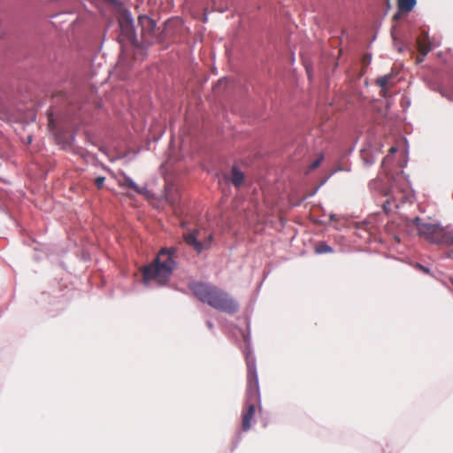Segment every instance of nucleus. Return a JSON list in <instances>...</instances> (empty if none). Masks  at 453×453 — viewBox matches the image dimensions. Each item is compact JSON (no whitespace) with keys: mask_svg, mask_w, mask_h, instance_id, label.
<instances>
[{"mask_svg":"<svg viewBox=\"0 0 453 453\" xmlns=\"http://www.w3.org/2000/svg\"><path fill=\"white\" fill-rule=\"evenodd\" d=\"M243 180H244V174L241 171H239L236 167H233L232 176H231L232 183L234 186L239 187L243 182Z\"/></svg>","mask_w":453,"mask_h":453,"instance_id":"9d476101","label":"nucleus"},{"mask_svg":"<svg viewBox=\"0 0 453 453\" xmlns=\"http://www.w3.org/2000/svg\"><path fill=\"white\" fill-rule=\"evenodd\" d=\"M138 23L141 26L142 36L146 43L152 44L158 41L156 23L152 19L145 15L140 16Z\"/></svg>","mask_w":453,"mask_h":453,"instance_id":"39448f33","label":"nucleus"},{"mask_svg":"<svg viewBox=\"0 0 453 453\" xmlns=\"http://www.w3.org/2000/svg\"><path fill=\"white\" fill-rule=\"evenodd\" d=\"M121 185L129 188L134 189L135 192L142 194V190L139 188V187L129 178L125 177Z\"/></svg>","mask_w":453,"mask_h":453,"instance_id":"ddd939ff","label":"nucleus"},{"mask_svg":"<svg viewBox=\"0 0 453 453\" xmlns=\"http://www.w3.org/2000/svg\"><path fill=\"white\" fill-rule=\"evenodd\" d=\"M198 235L199 231L194 229L193 231L184 233L183 239L188 246H191L197 253H201L203 250H207L210 247L212 235H210L204 242L197 240Z\"/></svg>","mask_w":453,"mask_h":453,"instance_id":"423d86ee","label":"nucleus"},{"mask_svg":"<svg viewBox=\"0 0 453 453\" xmlns=\"http://www.w3.org/2000/svg\"><path fill=\"white\" fill-rule=\"evenodd\" d=\"M329 219L331 221H338L339 220V217L336 214H333V213H331L329 215Z\"/></svg>","mask_w":453,"mask_h":453,"instance_id":"a211bd4d","label":"nucleus"},{"mask_svg":"<svg viewBox=\"0 0 453 453\" xmlns=\"http://www.w3.org/2000/svg\"><path fill=\"white\" fill-rule=\"evenodd\" d=\"M398 17H399V14L397 13V14H395V15L394 16V19H398Z\"/></svg>","mask_w":453,"mask_h":453,"instance_id":"4be33fe9","label":"nucleus"},{"mask_svg":"<svg viewBox=\"0 0 453 453\" xmlns=\"http://www.w3.org/2000/svg\"><path fill=\"white\" fill-rule=\"evenodd\" d=\"M383 210L385 212H389L392 209V206H391V203L389 200H387L384 203H383Z\"/></svg>","mask_w":453,"mask_h":453,"instance_id":"f3484780","label":"nucleus"},{"mask_svg":"<svg viewBox=\"0 0 453 453\" xmlns=\"http://www.w3.org/2000/svg\"><path fill=\"white\" fill-rule=\"evenodd\" d=\"M396 150H397V149H396L395 147H391V148L389 149V153H390V154H394L395 152H396Z\"/></svg>","mask_w":453,"mask_h":453,"instance_id":"412c9836","label":"nucleus"},{"mask_svg":"<svg viewBox=\"0 0 453 453\" xmlns=\"http://www.w3.org/2000/svg\"><path fill=\"white\" fill-rule=\"evenodd\" d=\"M206 326L207 327L210 329V330H212L213 329V324L211 321H207L206 322Z\"/></svg>","mask_w":453,"mask_h":453,"instance_id":"aec40b11","label":"nucleus"},{"mask_svg":"<svg viewBox=\"0 0 453 453\" xmlns=\"http://www.w3.org/2000/svg\"><path fill=\"white\" fill-rule=\"evenodd\" d=\"M105 178L104 177H97L95 180V184L96 185L97 188H102L104 183Z\"/></svg>","mask_w":453,"mask_h":453,"instance_id":"dca6fc26","label":"nucleus"},{"mask_svg":"<svg viewBox=\"0 0 453 453\" xmlns=\"http://www.w3.org/2000/svg\"><path fill=\"white\" fill-rule=\"evenodd\" d=\"M418 267L420 270H422L423 272L426 273H429V269H428V268H426V267H425V266H423V265H418Z\"/></svg>","mask_w":453,"mask_h":453,"instance_id":"6ab92c4d","label":"nucleus"},{"mask_svg":"<svg viewBox=\"0 0 453 453\" xmlns=\"http://www.w3.org/2000/svg\"><path fill=\"white\" fill-rule=\"evenodd\" d=\"M121 28H122V30H127V36L130 39H132L134 36L131 24H129V23L121 24Z\"/></svg>","mask_w":453,"mask_h":453,"instance_id":"4468645a","label":"nucleus"},{"mask_svg":"<svg viewBox=\"0 0 453 453\" xmlns=\"http://www.w3.org/2000/svg\"><path fill=\"white\" fill-rule=\"evenodd\" d=\"M250 426H243L244 430L246 431L248 428H250Z\"/></svg>","mask_w":453,"mask_h":453,"instance_id":"5701e85b","label":"nucleus"},{"mask_svg":"<svg viewBox=\"0 0 453 453\" xmlns=\"http://www.w3.org/2000/svg\"><path fill=\"white\" fill-rule=\"evenodd\" d=\"M419 236L434 244L453 246V231H449L438 224L421 223L419 218H415Z\"/></svg>","mask_w":453,"mask_h":453,"instance_id":"7ed1b4c3","label":"nucleus"},{"mask_svg":"<svg viewBox=\"0 0 453 453\" xmlns=\"http://www.w3.org/2000/svg\"><path fill=\"white\" fill-rule=\"evenodd\" d=\"M398 12L402 13H409L412 11L417 4V0H396Z\"/></svg>","mask_w":453,"mask_h":453,"instance_id":"1a4fd4ad","label":"nucleus"},{"mask_svg":"<svg viewBox=\"0 0 453 453\" xmlns=\"http://www.w3.org/2000/svg\"><path fill=\"white\" fill-rule=\"evenodd\" d=\"M315 252L317 254L332 253V252H334V250L331 246L327 245L326 242H319L315 247Z\"/></svg>","mask_w":453,"mask_h":453,"instance_id":"f8f14e48","label":"nucleus"},{"mask_svg":"<svg viewBox=\"0 0 453 453\" xmlns=\"http://www.w3.org/2000/svg\"><path fill=\"white\" fill-rule=\"evenodd\" d=\"M246 401L261 402L258 377L254 365H248Z\"/></svg>","mask_w":453,"mask_h":453,"instance_id":"20e7f679","label":"nucleus"},{"mask_svg":"<svg viewBox=\"0 0 453 453\" xmlns=\"http://www.w3.org/2000/svg\"><path fill=\"white\" fill-rule=\"evenodd\" d=\"M176 248H164L157 255L154 261L142 268V273L145 283L155 281L158 285L165 284L176 266Z\"/></svg>","mask_w":453,"mask_h":453,"instance_id":"f03ea898","label":"nucleus"},{"mask_svg":"<svg viewBox=\"0 0 453 453\" xmlns=\"http://www.w3.org/2000/svg\"><path fill=\"white\" fill-rule=\"evenodd\" d=\"M417 48L419 53V56L417 57V63H421L424 60V58L432 50L429 35L426 31L423 30L420 35L418 37Z\"/></svg>","mask_w":453,"mask_h":453,"instance_id":"0eeeda50","label":"nucleus"},{"mask_svg":"<svg viewBox=\"0 0 453 453\" xmlns=\"http://www.w3.org/2000/svg\"><path fill=\"white\" fill-rule=\"evenodd\" d=\"M322 160H323V157H322V156H320V157H319L317 159H315V160L311 164V165H310V170H315L316 168H318V167L320 165V164H321Z\"/></svg>","mask_w":453,"mask_h":453,"instance_id":"2eb2a0df","label":"nucleus"},{"mask_svg":"<svg viewBox=\"0 0 453 453\" xmlns=\"http://www.w3.org/2000/svg\"><path fill=\"white\" fill-rule=\"evenodd\" d=\"M393 78L392 74H388L384 76L378 77L376 79V84L381 88L383 95H386L387 87L390 82V80Z\"/></svg>","mask_w":453,"mask_h":453,"instance_id":"9b49d317","label":"nucleus"},{"mask_svg":"<svg viewBox=\"0 0 453 453\" xmlns=\"http://www.w3.org/2000/svg\"><path fill=\"white\" fill-rule=\"evenodd\" d=\"M261 402H245V409L242 413V425H250V422L253 418L254 414L256 413L257 407L258 411H261Z\"/></svg>","mask_w":453,"mask_h":453,"instance_id":"6e6552de","label":"nucleus"},{"mask_svg":"<svg viewBox=\"0 0 453 453\" xmlns=\"http://www.w3.org/2000/svg\"><path fill=\"white\" fill-rule=\"evenodd\" d=\"M188 288L199 301L215 310L234 314L239 309L238 303L228 293L215 285L193 281L188 284Z\"/></svg>","mask_w":453,"mask_h":453,"instance_id":"f257e3e1","label":"nucleus"}]
</instances>
